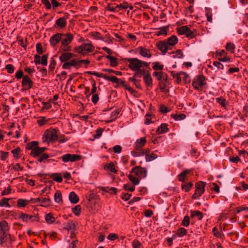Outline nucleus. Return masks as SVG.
Segmentation results:
<instances>
[{"label":"nucleus","mask_w":248,"mask_h":248,"mask_svg":"<svg viewBox=\"0 0 248 248\" xmlns=\"http://www.w3.org/2000/svg\"><path fill=\"white\" fill-rule=\"evenodd\" d=\"M58 129L53 128H50L46 130L44 132L42 137L43 142L49 144L50 142L54 143L57 141L58 139Z\"/></svg>","instance_id":"nucleus-1"},{"label":"nucleus","mask_w":248,"mask_h":248,"mask_svg":"<svg viewBox=\"0 0 248 248\" xmlns=\"http://www.w3.org/2000/svg\"><path fill=\"white\" fill-rule=\"evenodd\" d=\"M127 62L129 63L128 66L133 71H137L141 67H148L149 63L143 62L137 58H127Z\"/></svg>","instance_id":"nucleus-2"},{"label":"nucleus","mask_w":248,"mask_h":248,"mask_svg":"<svg viewBox=\"0 0 248 248\" xmlns=\"http://www.w3.org/2000/svg\"><path fill=\"white\" fill-rule=\"evenodd\" d=\"M94 46L91 43H83L78 46L74 48V51L82 54L83 56L87 55L88 53L93 51Z\"/></svg>","instance_id":"nucleus-3"},{"label":"nucleus","mask_w":248,"mask_h":248,"mask_svg":"<svg viewBox=\"0 0 248 248\" xmlns=\"http://www.w3.org/2000/svg\"><path fill=\"white\" fill-rule=\"evenodd\" d=\"M206 79L203 75H198L195 77L192 81V86L197 90L202 91L206 85Z\"/></svg>","instance_id":"nucleus-4"},{"label":"nucleus","mask_w":248,"mask_h":248,"mask_svg":"<svg viewBox=\"0 0 248 248\" xmlns=\"http://www.w3.org/2000/svg\"><path fill=\"white\" fill-rule=\"evenodd\" d=\"M206 183L203 181H199L195 183V190L191 198L192 199H198L204 193L205 190Z\"/></svg>","instance_id":"nucleus-5"},{"label":"nucleus","mask_w":248,"mask_h":248,"mask_svg":"<svg viewBox=\"0 0 248 248\" xmlns=\"http://www.w3.org/2000/svg\"><path fill=\"white\" fill-rule=\"evenodd\" d=\"M9 231H3L0 235V245L2 246H10L15 241L11 235L9 234Z\"/></svg>","instance_id":"nucleus-6"},{"label":"nucleus","mask_w":248,"mask_h":248,"mask_svg":"<svg viewBox=\"0 0 248 248\" xmlns=\"http://www.w3.org/2000/svg\"><path fill=\"white\" fill-rule=\"evenodd\" d=\"M33 82L28 75H25L22 78L21 85L22 89V92L30 90L33 85Z\"/></svg>","instance_id":"nucleus-7"},{"label":"nucleus","mask_w":248,"mask_h":248,"mask_svg":"<svg viewBox=\"0 0 248 248\" xmlns=\"http://www.w3.org/2000/svg\"><path fill=\"white\" fill-rule=\"evenodd\" d=\"M131 173L138 176L140 179H142L146 177L147 170L145 168L140 166H136L132 168Z\"/></svg>","instance_id":"nucleus-8"},{"label":"nucleus","mask_w":248,"mask_h":248,"mask_svg":"<svg viewBox=\"0 0 248 248\" xmlns=\"http://www.w3.org/2000/svg\"><path fill=\"white\" fill-rule=\"evenodd\" d=\"M81 158L82 157L81 155L71 154H66L61 157V158L63 162H68L69 161L72 162H75L80 160Z\"/></svg>","instance_id":"nucleus-9"},{"label":"nucleus","mask_w":248,"mask_h":248,"mask_svg":"<svg viewBox=\"0 0 248 248\" xmlns=\"http://www.w3.org/2000/svg\"><path fill=\"white\" fill-rule=\"evenodd\" d=\"M69 15L65 13V16L56 20L54 27H57L61 29L64 28L67 25L66 19L69 18Z\"/></svg>","instance_id":"nucleus-10"},{"label":"nucleus","mask_w":248,"mask_h":248,"mask_svg":"<svg viewBox=\"0 0 248 248\" xmlns=\"http://www.w3.org/2000/svg\"><path fill=\"white\" fill-rule=\"evenodd\" d=\"M74 36L70 33H62L61 40V44L63 46L69 45L73 40Z\"/></svg>","instance_id":"nucleus-11"},{"label":"nucleus","mask_w":248,"mask_h":248,"mask_svg":"<svg viewBox=\"0 0 248 248\" xmlns=\"http://www.w3.org/2000/svg\"><path fill=\"white\" fill-rule=\"evenodd\" d=\"M137 52L145 58H149L152 56L150 50L143 46H140L136 49Z\"/></svg>","instance_id":"nucleus-12"},{"label":"nucleus","mask_w":248,"mask_h":248,"mask_svg":"<svg viewBox=\"0 0 248 248\" xmlns=\"http://www.w3.org/2000/svg\"><path fill=\"white\" fill-rule=\"evenodd\" d=\"M157 49L162 52L163 54H165L168 50L170 49V46L165 41H160L156 44Z\"/></svg>","instance_id":"nucleus-13"},{"label":"nucleus","mask_w":248,"mask_h":248,"mask_svg":"<svg viewBox=\"0 0 248 248\" xmlns=\"http://www.w3.org/2000/svg\"><path fill=\"white\" fill-rule=\"evenodd\" d=\"M62 33H57L52 36L50 38V44L53 46H55L61 41Z\"/></svg>","instance_id":"nucleus-14"},{"label":"nucleus","mask_w":248,"mask_h":248,"mask_svg":"<svg viewBox=\"0 0 248 248\" xmlns=\"http://www.w3.org/2000/svg\"><path fill=\"white\" fill-rule=\"evenodd\" d=\"M76 55L70 52H64L62 53L59 57L62 62H66L71 58L75 57Z\"/></svg>","instance_id":"nucleus-15"},{"label":"nucleus","mask_w":248,"mask_h":248,"mask_svg":"<svg viewBox=\"0 0 248 248\" xmlns=\"http://www.w3.org/2000/svg\"><path fill=\"white\" fill-rule=\"evenodd\" d=\"M147 140L145 137H143L137 140L135 142V149L137 150H140V149L143 147L146 143Z\"/></svg>","instance_id":"nucleus-16"},{"label":"nucleus","mask_w":248,"mask_h":248,"mask_svg":"<svg viewBox=\"0 0 248 248\" xmlns=\"http://www.w3.org/2000/svg\"><path fill=\"white\" fill-rule=\"evenodd\" d=\"M19 218L22 219L23 221L27 222L28 220H35L36 217L21 212L19 214Z\"/></svg>","instance_id":"nucleus-17"},{"label":"nucleus","mask_w":248,"mask_h":248,"mask_svg":"<svg viewBox=\"0 0 248 248\" xmlns=\"http://www.w3.org/2000/svg\"><path fill=\"white\" fill-rule=\"evenodd\" d=\"M171 74V76L173 78L175 79V82L177 83H179L182 81V76H181V71L177 72V73H175L174 71H169Z\"/></svg>","instance_id":"nucleus-18"},{"label":"nucleus","mask_w":248,"mask_h":248,"mask_svg":"<svg viewBox=\"0 0 248 248\" xmlns=\"http://www.w3.org/2000/svg\"><path fill=\"white\" fill-rule=\"evenodd\" d=\"M169 129L168 127V124H162L159 126H158L157 129L156 131L157 134H160L167 133L169 131Z\"/></svg>","instance_id":"nucleus-19"},{"label":"nucleus","mask_w":248,"mask_h":248,"mask_svg":"<svg viewBox=\"0 0 248 248\" xmlns=\"http://www.w3.org/2000/svg\"><path fill=\"white\" fill-rule=\"evenodd\" d=\"M192 172V170L187 169L183 171H182L180 174H179L178 176V180L181 182H184L185 179H186V176L189 174L191 172Z\"/></svg>","instance_id":"nucleus-20"},{"label":"nucleus","mask_w":248,"mask_h":248,"mask_svg":"<svg viewBox=\"0 0 248 248\" xmlns=\"http://www.w3.org/2000/svg\"><path fill=\"white\" fill-rule=\"evenodd\" d=\"M38 142L36 141H33L30 142L26 144V149L28 150H31L30 155L33 156V150L34 149L38 147Z\"/></svg>","instance_id":"nucleus-21"},{"label":"nucleus","mask_w":248,"mask_h":248,"mask_svg":"<svg viewBox=\"0 0 248 248\" xmlns=\"http://www.w3.org/2000/svg\"><path fill=\"white\" fill-rule=\"evenodd\" d=\"M47 149L46 147H37L33 150V157L36 158V156L41 154V153H44V152Z\"/></svg>","instance_id":"nucleus-22"},{"label":"nucleus","mask_w":248,"mask_h":248,"mask_svg":"<svg viewBox=\"0 0 248 248\" xmlns=\"http://www.w3.org/2000/svg\"><path fill=\"white\" fill-rule=\"evenodd\" d=\"M178 41V38L175 35H172L171 37L168 38L166 42L168 46H173L177 43Z\"/></svg>","instance_id":"nucleus-23"},{"label":"nucleus","mask_w":248,"mask_h":248,"mask_svg":"<svg viewBox=\"0 0 248 248\" xmlns=\"http://www.w3.org/2000/svg\"><path fill=\"white\" fill-rule=\"evenodd\" d=\"M190 217L193 218L196 217L198 219L201 220L203 217V214L199 210H191Z\"/></svg>","instance_id":"nucleus-24"},{"label":"nucleus","mask_w":248,"mask_h":248,"mask_svg":"<svg viewBox=\"0 0 248 248\" xmlns=\"http://www.w3.org/2000/svg\"><path fill=\"white\" fill-rule=\"evenodd\" d=\"M104 168L105 170H108L114 173H116L117 172V170L116 169L114 166V164L113 162H110L106 164L104 166Z\"/></svg>","instance_id":"nucleus-25"},{"label":"nucleus","mask_w":248,"mask_h":248,"mask_svg":"<svg viewBox=\"0 0 248 248\" xmlns=\"http://www.w3.org/2000/svg\"><path fill=\"white\" fill-rule=\"evenodd\" d=\"M76 228L75 223L73 221H69L64 224L63 229L66 230L68 231H75Z\"/></svg>","instance_id":"nucleus-26"},{"label":"nucleus","mask_w":248,"mask_h":248,"mask_svg":"<svg viewBox=\"0 0 248 248\" xmlns=\"http://www.w3.org/2000/svg\"><path fill=\"white\" fill-rule=\"evenodd\" d=\"M106 58L110 61V65L112 67H116L118 64V59L117 58L110 55H107Z\"/></svg>","instance_id":"nucleus-27"},{"label":"nucleus","mask_w":248,"mask_h":248,"mask_svg":"<svg viewBox=\"0 0 248 248\" xmlns=\"http://www.w3.org/2000/svg\"><path fill=\"white\" fill-rule=\"evenodd\" d=\"M9 229L8 224L6 220L0 221V234H2L3 231H9Z\"/></svg>","instance_id":"nucleus-28"},{"label":"nucleus","mask_w":248,"mask_h":248,"mask_svg":"<svg viewBox=\"0 0 248 248\" xmlns=\"http://www.w3.org/2000/svg\"><path fill=\"white\" fill-rule=\"evenodd\" d=\"M143 80L146 86L148 87L152 86L153 80L150 73L144 75L143 77Z\"/></svg>","instance_id":"nucleus-29"},{"label":"nucleus","mask_w":248,"mask_h":248,"mask_svg":"<svg viewBox=\"0 0 248 248\" xmlns=\"http://www.w3.org/2000/svg\"><path fill=\"white\" fill-rule=\"evenodd\" d=\"M29 203V201L26 199H19L17 201L16 206L18 208L25 207Z\"/></svg>","instance_id":"nucleus-30"},{"label":"nucleus","mask_w":248,"mask_h":248,"mask_svg":"<svg viewBox=\"0 0 248 248\" xmlns=\"http://www.w3.org/2000/svg\"><path fill=\"white\" fill-rule=\"evenodd\" d=\"M69 199L71 202L74 204L77 203L79 201L78 195L74 192H71L70 193Z\"/></svg>","instance_id":"nucleus-31"},{"label":"nucleus","mask_w":248,"mask_h":248,"mask_svg":"<svg viewBox=\"0 0 248 248\" xmlns=\"http://www.w3.org/2000/svg\"><path fill=\"white\" fill-rule=\"evenodd\" d=\"M50 157V156L46 153H41L39 155L36 156L37 161L40 162L46 163V160Z\"/></svg>","instance_id":"nucleus-32"},{"label":"nucleus","mask_w":248,"mask_h":248,"mask_svg":"<svg viewBox=\"0 0 248 248\" xmlns=\"http://www.w3.org/2000/svg\"><path fill=\"white\" fill-rule=\"evenodd\" d=\"M51 202L50 199L46 198H42L41 203H39V205L43 207H47L51 205Z\"/></svg>","instance_id":"nucleus-33"},{"label":"nucleus","mask_w":248,"mask_h":248,"mask_svg":"<svg viewBox=\"0 0 248 248\" xmlns=\"http://www.w3.org/2000/svg\"><path fill=\"white\" fill-rule=\"evenodd\" d=\"M54 201L57 203H62V195L60 190H57L54 194Z\"/></svg>","instance_id":"nucleus-34"},{"label":"nucleus","mask_w":248,"mask_h":248,"mask_svg":"<svg viewBox=\"0 0 248 248\" xmlns=\"http://www.w3.org/2000/svg\"><path fill=\"white\" fill-rule=\"evenodd\" d=\"M11 199L10 198H2L0 200V207H10V205L9 203V200H10Z\"/></svg>","instance_id":"nucleus-35"},{"label":"nucleus","mask_w":248,"mask_h":248,"mask_svg":"<svg viewBox=\"0 0 248 248\" xmlns=\"http://www.w3.org/2000/svg\"><path fill=\"white\" fill-rule=\"evenodd\" d=\"M187 233V230L184 228H180L176 232V234L177 236L182 237L186 235Z\"/></svg>","instance_id":"nucleus-36"},{"label":"nucleus","mask_w":248,"mask_h":248,"mask_svg":"<svg viewBox=\"0 0 248 248\" xmlns=\"http://www.w3.org/2000/svg\"><path fill=\"white\" fill-rule=\"evenodd\" d=\"M189 31V28L187 26H183L177 30V31L179 34L180 35H183V34H186V33L187 31Z\"/></svg>","instance_id":"nucleus-37"},{"label":"nucleus","mask_w":248,"mask_h":248,"mask_svg":"<svg viewBox=\"0 0 248 248\" xmlns=\"http://www.w3.org/2000/svg\"><path fill=\"white\" fill-rule=\"evenodd\" d=\"M51 177L53 178V180L56 181L58 183H61L62 181V178L60 173H52L51 175Z\"/></svg>","instance_id":"nucleus-38"},{"label":"nucleus","mask_w":248,"mask_h":248,"mask_svg":"<svg viewBox=\"0 0 248 248\" xmlns=\"http://www.w3.org/2000/svg\"><path fill=\"white\" fill-rule=\"evenodd\" d=\"M134 174H132L131 172L128 176L129 180L135 185H138L140 183V180L138 178H136Z\"/></svg>","instance_id":"nucleus-39"},{"label":"nucleus","mask_w":248,"mask_h":248,"mask_svg":"<svg viewBox=\"0 0 248 248\" xmlns=\"http://www.w3.org/2000/svg\"><path fill=\"white\" fill-rule=\"evenodd\" d=\"M45 219L47 223L51 224L55 222V218L51 213H48L45 216Z\"/></svg>","instance_id":"nucleus-40"},{"label":"nucleus","mask_w":248,"mask_h":248,"mask_svg":"<svg viewBox=\"0 0 248 248\" xmlns=\"http://www.w3.org/2000/svg\"><path fill=\"white\" fill-rule=\"evenodd\" d=\"M171 117L175 121H181L186 118V116L184 114H172Z\"/></svg>","instance_id":"nucleus-41"},{"label":"nucleus","mask_w":248,"mask_h":248,"mask_svg":"<svg viewBox=\"0 0 248 248\" xmlns=\"http://www.w3.org/2000/svg\"><path fill=\"white\" fill-rule=\"evenodd\" d=\"M115 6H113L112 4L108 3L107 7V10L108 11L112 12H118L119 9L117 7V4H114Z\"/></svg>","instance_id":"nucleus-42"},{"label":"nucleus","mask_w":248,"mask_h":248,"mask_svg":"<svg viewBox=\"0 0 248 248\" xmlns=\"http://www.w3.org/2000/svg\"><path fill=\"white\" fill-rule=\"evenodd\" d=\"M235 46L234 44L232 43H228L226 46V49L227 51L230 52L231 53H233Z\"/></svg>","instance_id":"nucleus-43"},{"label":"nucleus","mask_w":248,"mask_h":248,"mask_svg":"<svg viewBox=\"0 0 248 248\" xmlns=\"http://www.w3.org/2000/svg\"><path fill=\"white\" fill-rule=\"evenodd\" d=\"M120 110L119 109H117L112 111L110 116L111 119L110 121H109L108 122H111L115 120L118 117V114L120 113Z\"/></svg>","instance_id":"nucleus-44"},{"label":"nucleus","mask_w":248,"mask_h":248,"mask_svg":"<svg viewBox=\"0 0 248 248\" xmlns=\"http://www.w3.org/2000/svg\"><path fill=\"white\" fill-rule=\"evenodd\" d=\"M197 34V31L195 30L191 31L189 28V31L186 33V36L189 39H192L194 38Z\"/></svg>","instance_id":"nucleus-45"},{"label":"nucleus","mask_w":248,"mask_h":248,"mask_svg":"<svg viewBox=\"0 0 248 248\" xmlns=\"http://www.w3.org/2000/svg\"><path fill=\"white\" fill-rule=\"evenodd\" d=\"M205 10L207 21L211 22L212 21V13L211 10L209 8H205Z\"/></svg>","instance_id":"nucleus-46"},{"label":"nucleus","mask_w":248,"mask_h":248,"mask_svg":"<svg viewBox=\"0 0 248 248\" xmlns=\"http://www.w3.org/2000/svg\"><path fill=\"white\" fill-rule=\"evenodd\" d=\"M190 223V218L188 216H185L181 222V225L184 227H188Z\"/></svg>","instance_id":"nucleus-47"},{"label":"nucleus","mask_w":248,"mask_h":248,"mask_svg":"<svg viewBox=\"0 0 248 248\" xmlns=\"http://www.w3.org/2000/svg\"><path fill=\"white\" fill-rule=\"evenodd\" d=\"M213 232L214 233V235L217 238H219L221 239H223L224 237V235L223 233L219 232L217 228L216 227H215L213 228Z\"/></svg>","instance_id":"nucleus-48"},{"label":"nucleus","mask_w":248,"mask_h":248,"mask_svg":"<svg viewBox=\"0 0 248 248\" xmlns=\"http://www.w3.org/2000/svg\"><path fill=\"white\" fill-rule=\"evenodd\" d=\"M9 168H10L11 170H14L15 171L16 170V171H18V170L22 171L23 170V167H21L19 163H16L15 165L11 164L9 166Z\"/></svg>","instance_id":"nucleus-49"},{"label":"nucleus","mask_w":248,"mask_h":248,"mask_svg":"<svg viewBox=\"0 0 248 248\" xmlns=\"http://www.w3.org/2000/svg\"><path fill=\"white\" fill-rule=\"evenodd\" d=\"M193 184L192 182H189L186 184L182 185V189L186 192H188L193 186Z\"/></svg>","instance_id":"nucleus-50"},{"label":"nucleus","mask_w":248,"mask_h":248,"mask_svg":"<svg viewBox=\"0 0 248 248\" xmlns=\"http://www.w3.org/2000/svg\"><path fill=\"white\" fill-rule=\"evenodd\" d=\"M104 79L107 80L108 81H109L115 83H117L119 82V79L115 76L108 77L106 74H105Z\"/></svg>","instance_id":"nucleus-51"},{"label":"nucleus","mask_w":248,"mask_h":248,"mask_svg":"<svg viewBox=\"0 0 248 248\" xmlns=\"http://www.w3.org/2000/svg\"><path fill=\"white\" fill-rule=\"evenodd\" d=\"M157 157V155L154 153L151 154H146L145 156L146 161L147 162L151 161Z\"/></svg>","instance_id":"nucleus-52"},{"label":"nucleus","mask_w":248,"mask_h":248,"mask_svg":"<svg viewBox=\"0 0 248 248\" xmlns=\"http://www.w3.org/2000/svg\"><path fill=\"white\" fill-rule=\"evenodd\" d=\"M48 122V120L45 117H41L37 120V123L39 126H43Z\"/></svg>","instance_id":"nucleus-53"},{"label":"nucleus","mask_w":248,"mask_h":248,"mask_svg":"<svg viewBox=\"0 0 248 248\" xmlns=\"http://www.w3.org/2000/svg\"><path fill=\"white\" fill-rule=\"evenodd\" d=\"M47 58L48 55L45 54L43 55L40 59V64H41L43 66H46L47 64Z\"/></svg>","instance_id":"nucleus-54"},{"label":"nucleus","mask_w":248,"mask_h":248,"mask_svg":"<svg viewBox=\"0 0 248 248\" xmlns=\"http://www.w3.org/2000/svg\"><path fill=\"white\" fill-rule=\"evenodd\" d=\"M73 213L77 216H78L81 213V206L79 205H76L72 208Z\"/></svg>","instance_id":"nucleus-55"},{"label":"nucleus","mask_w":248,"mask_h":248,"mask_svg":"<svg viewBox=\"0 0 248 248\" xmlns=\"http://www.w3.org/2000/svg\"><path fill=\"white\" fill-rule=\"evenodd\" d=\"M153 68L156 71L158 70H161L164 67L163 65L160 64V63L157 62H153Z\"/></svg>","instance_id":"nucleus-56"},{"label":"nucleus","mask_w":248,"mask_h":248,"mask_svg":"<svg viewBox=\"0 0 248 248\" xmlns=\"http://www.w3.org/2000/svg\"><path fill=\"white\" fill-rule=\"evenodd\" d=\"M216 101L223 107H225L226 100L222 97H217L216 99Z\"/></svg>","instance_id":"nucleus-57"},{"label":"nucleus","mask_w":248,"mask_h":248,"mask_svg":"<svg viewBox=\"0 0 248 248\" xmlns=\"http://www.w3.org/2000/svg\"><path fill=\"white\" fill-rule=\"evenodd\" d=\"M56 61L55 60V59H54V58H51V60H50V63H49V71H53L54 68H55V66L56 65Z\"/></svg>","instance_id":"nucleus-58"},{"label":"nucleus","mask_w":248,"mask_h":248,"mask_svg":"<svg viewBox=\"0 0 248 248\" xmlns=\"http://www.w3.org/2000/svg\"><path fill=\"white\" fill-rule=\"evenodd\" d=\"M5 68L9 74H12L14 72L15 67L13 65L11 64H8L6 65Z\"/></svg>","instance_id":"nucleus-59"},{"label":"nucleus","mask_w":248,"mask_h":248,"mask_svg":"<svg viewBox=\"0 0 248 248\" xmlns=\"http://www.w3.org/2000/svg\"><path fill=\"white\" fill-rule=\"evenodd\" d=\"M91 35L92 36L94 37L98 40H102L104 39L103 38V36L101 35V34L97 31L92 32H91Z\"/></svg>","instance_id":"nucleus-60"},{"label":"nucleus","mask_w":248,"mask_h":248,"mask_svg":"<svg viewBox=\"0 0 248 248\" xmlns=\"http://www.w3.org/2000/svg\"><path fill=\"white\" fill-rule=\"evenodd\" d=\"M152 116V115L151 114H149V113L146 114L145 115V122H144V124H149L153 123V122H152L151 121Z\"/></svg>","instance_id":"nucleus-61"},{"label":"nucleus","mask_w":248,"mask_h":248,"mask_svg":"<svg viewBox=\"0 0 248 248\" xmlns=\"http://www.w3.org/2000/svg\"><path fill=\"white\" fill-rule=\"evenodd\" d=\"M181 76L182 78H183V80L185 81V82H188L190 81V78L189 77L188 74H187L186 73L181 71Z\"/></svg>","instance_id":"nucleus-62"},{"label":"nucleus","mask_w":248,"mask_h":248,"mask_svg":"<svg viewBox=\"0 0 248 248\" xmlns=\"http://www.w3.org/2000/svg\"><path fill=\"white\" fill-rule=\"evenodd\" d=\"M20 151H21L20 148L18 147V148H16V149L13 150L11 151V152L13 154V155L15 158H19V154L20 152Z\"/></svg>","instance_id":"nucleus-63"},{"label":"nucleus","mask_w":248,"mask_h":248,"mask_svg":"<svg viewBox=\"0 0 248 248\" xmlns=\"http://www.w3.org/2000/svg\"><path fill=\"white\" fill-rule=\"evenodd\" d=\"M132 246L133 248H141V243L138 240H134L132 242Z\"/></svg>","instance_id":"nucleus-64"}]
</instances>
